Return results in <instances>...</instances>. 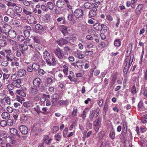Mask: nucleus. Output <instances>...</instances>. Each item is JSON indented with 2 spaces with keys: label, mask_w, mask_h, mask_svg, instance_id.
<instances>
[{
  "label": "nucleus",
  "mask_w": 147,
  "mask_h": 147,
  "mask_svg": "<svg viewBox=\"0 0 147 147\" xmlns=\"http://www.w3.org/2000/svg\"><path fill=\"white\" fill-rule=\"evenodd\" d=\"M53 52L55 55L59 60L61 62L63 63L65 62L64 61H61V60H65L67 58L66 56L63 55L61 49L60 48H58L54 49Z\"/></svg>",
  "instance_id": "f257e3e1"
},
{
  "label": "nucleus",
  "mask_w": 147,
  "mask_h": 147,
  "mask_svg": "<svg viewBox=\"0 0 147 147\" xmlns=\"http://www.w3.org/2000/svg\"><path fill=\"white\" fill-rule=\"evenodd\" d=\"M133 55H131L129 59L127 58L125 59V62H126V63L124 69L123 71L124 73H126L127 72L130 66L131 65L133 62Z\"/></svg>",
  "instance_id": "f03ea898"
},
{
  "label": "nucleus",
  "mask_w": 147,
  "mask_h": 147,
  "mask_svg": "<svg viewBox=\"0 0 147 147\" xmlns=\"http://www.w3.org/2000/svg\"><path fill=\"white\" fill-rule=\"evenodd\" d=\"M101 123V119L100 117H98L95 121L93 122V126L94 129L95 131L97 132L99 128L100 127Z\"/></svg>",
  "instance_id": "7ed1b4c3"
},
{
  "label": "nucleus",
  "mask_w": 147,
  "mask_h": 147,
  "mask_svg": "<svg viewBox=\"0 0 147 147\" xmlns=\"http://www.w3.org/2000/svg\"><path fill=\"white\" fill-rule=\"evenodd\" d=\"M43 56L47 64L51 66V62L50 60L51 56L50 53L47 51H45L43 53Z\"/></svg>",
  "instance_id": "20e7f679"
},
{
  "label": "nucleus",
  "mask_w": 147,
  "mask_h": 147,
  "mask_svg": "<svg viewBox=\"0 0 147 147\" xmlns=\"http://www.w3.org/2000/svg\"><path fill=\"white\" fill-rule=\"evenodd\" d=\"M84 14L83 11L80 9H77L74 12V14L76 18H81Z\"/></svg>",
  "instance_id": "39448f33"
},
{
  "label": "nucleus",
  "mask_w": 147,
  "mask_h": 147,
  "mask_svg": "<svg viewBox=\"0 0 147 147\" xmlns=\"http://www.w3.org/2000/svg\"><path fill=\"white\" fill-rule=\"evenodd\" d=\"M8 41L12 50L16 51L18 49V45L16 41L9 39L8 40Z\"/></svg>",
  "instance_id": "423d86ee"
},
{
  "label": "nucleus",
  "mask_w": 147,
  "mask_h": 147,
  "mask_svg": "<svg viewBox=\"0 0 147 147\" xmlns=\"http://www.w3.org/2000/svg\"><path fill=\"white\" fill-rule=\"evenodd\" d=\"M99 110L98 109H97L95 111L94 110H92L90 111L89 118L91 120L93 119L94 118L96 117L98 115V113Z\"/></svg>",
  "instance_id": "0eeeda50"
},
{
  "label": "nucleus",
  "mask_w": 147,
  "mask_h": 147,
  "mask_svg": "<svg viewBox=\"0 0 147 147\" xmlns=\"http://www.w3.org/2000/svg\"><path fill=\"white\" fill-rule=\"evenodd\" d=\"M97 6L95 3L86 2L84 4L83 7L85 9H90Z\"/></svg>",
  "instance_id": "6e6552de"
},
{
  "label": "nucleus",
  "mask_w": 147,
  "mask_h": 147,
  "mask_svg": "<svg viewBox=\"0 0 147 147\" xmlns=\"http://www.w3.org/2000/svg\"><path fill=\"white\" fill-rule=\"evenodd\" d=\"M41 106L40 105H37L36 107L32 109H29V111L31 113L34 114V111L38 115H39L41 113Z\"/></svg>",
  "instance_id": "1a4fd4ad"
},
{
  "label": "nucleus",
  "mask_w": 147,
  "mask_h": 147,
  "mask_svg": "<svg viewBox=\"0 0 147 147\" xmlns=\"http://www.w3.org/2000/svg\"><path fill=\"white\" fill-rule=\"evenodd\" d=\"M7 15L12 18H16L17 14H16L14 11L11 9L9 8L6 11Z\"/></svg>",
  "instance_id": "9d476101"
},
{
  "label": "nucleus",
  "mask_w": 147,
  "mask_h": 147,
  "mask_svg": "<svg viewBox=\"0 0 147 147\" xmlns=\"http://www.w3.org/2000/svg\"><path fill=\"white\" fill-rule=\"evenodd\" d=\"M58 45L61 47L67 44L68 42V40L63 38H61L57 40L56 41Z\"/></svg>",
  "instance_id": "9b49d317"
},
{
  "label": "nucleus",
  "mask_w": 147,
  "mask_h": 147,
  "mask_svg": "<svg viewBox=\"0 0 147 147\" xmlns=\"http://www.w3.org/2000/svg\"><path fill=\"white\" fill-rule=\"evenodd\" d=\"M19 129L20 132L23 134L26 135L28 134V129L25 125H21L20 126Z\"/></svg>",
  "instance_id": "f8f14e48"
},
{
  "label": "nucleus",
  "mask_w": 147,
  "mask_h": 147,
  "mask_svg": "<svg viewBox=\"0 0 147 147\" xmlns=\"http://www.w3.org/2000/svg\"><path fill=\"white\" fill-rule=\"evenodd\" d=\"M41 82V80L39 78H35L33 81V85L36 87L39 88Z\"/></svg>",
  "instance_id": "ddd939ff"
},
{
  "label": "nucleus",
  "mask_w": 147,
  "mask_h": 147,
  "mask_svg": "<svg viewBox=\"0 0 147 147\" xmlns=\"http://www.w3.org/2000/svg\"><path fill=\"white\" fill-rule=\"evenodd\" d=\"M26 90V88L25 87L22 88L20 89L17 90L16 93L19 95L23 97L26 96L25 91Z\"/></svg>",
  "instance_id": "4468645a"
},
{
  "label": "nucleus",
  "mask_w": 147,
  "mask_h": 147,
  "mask_svg": "<svg viewBox=\"0 0 147 147\" xmlns=\"http://www.w3.org/2000/svg\"><path fill=\"white\" fill-rule=\"evenodd\" d=\"M28 22L31 24H36L37 22L34 17L32 16H29L27 18Z\"/></svg>",
  "instance_id": "2eb2a0df"
},
{
  "label": "nucleus",
  "mask_w": 147,
  "mask_h": 147,
  "mask_svg": "<svg viewBox=\"0 0 147 147\" xmlns=\"http://www.w3.org/2000/svg\"><path fill=\"white\" fill-rule=\"evenodd\" d=\"M5 31L8 32L9 36L11 38H15L16 36V32L13 30H5Z\"/></svg>",
  "instance_id": "dca6fc26"
},
{
  "label": "nucleus",
  "mask_w": 147,
  "mask_h": 147,
  "mask_svg": "<svg viewBox=\"0 0 147 147\" xmlns=\"http://www.w3.org/2000/svg\"><path fill=\"white\" fill-rule=\"evenodd\" d=\"M65 2L62 0H58L56 2V5L59 8H61L64 7Z\"/></svg>",
  "instance_id": "f3484780"
},
{
  "label": "nucleus",
  "mask_w": 147,
  "mask_h": 147,
  "mask_svg": "<svg viewBox=\"0 0 147 147\" xmlns=\"http://www.w3.org/2000/svg\"><path fill=\"white\" fill-rule=\"evenodd\" d=\"M26 74V71L24 69H21L18 70L17 75L19 77H22L24 76Z\"/></svg>",
  "instance_id": "a211bd4d"
},
{
  "label": "nucleus",
  "mask_w": 147,
  "mask_h": 147,
  "mask_svg": "<svg viewBox=\"0 0 147 147\" xmlns=\"http://www.w3.org/2000/svg\"><path fill=\"white\" fill-rule=\"evenodd\" d=\"M59 99V95L57 94L53 95L52 97V102L53 104L55 105Z\"/></svg>",
  "instance_id": "6ab92c4d"
},
{
  "label": "nucleus",
  "mask_w": 147,
  "mask_h": 147,
  "mask_svg": "<svg viewBox=\"0 0 147 147\" xmlns=\"http://www.w3.org/2000/svg\"><path fill=\"white\" fill-rule=\"evenodd\" d=\"M10 132L14 136H16L19 137H20V136L18 133L17 130L15 128H10L9 129Z\"/></svg>",
  "instance_id": "aec40b11"
},
{
  "label": "nucleus",
  "mask_w": 147,
  "mask_h": 147,
  "mask_svg": "<svg viewBox=\"0 0 147 147\" xmlns=\"http://www.w3.org/2000/svg\"><path fill=\"white\" fill-rule=\"evenodd\" d=\"M53 79L50 77L47 78L45 82V85L46 87H48L53 82Z\"/></svg>",
  "instance_id": "412c9836"
},
{
  "label": "nucleus",
  "mask_w": 147,
  "mask_h": 147,
  "mask_svg": "<svg viewBox=\"0 0 147 147\" xmlns=\"http://www.w3.org/2000/svg\"><path fill=\"white\" fill-rule=\"evenodd\" d=\"M143 7V5L142 4H140L138 5L135 10V12L137 14L139 15L140 14Z\"/></svg>",
  "instance_id": "4be33fe9"
},
{
  "label": "nucleus",
  "mask_w": 147,
  "mask_h": 147,
  "mask_svg": "<svg viewBox=\"0 0 147 147\" xmlns=\"http://www.w3.org/2000/svg\"><path fill=\"white\" fill-rule=\"evenodd\" d=\"M96 7H94L92 8L93 9L92 10L90 11L89 14L90 16L94 17L96 16V11L97 10Z\"/></svg>",
  "instance_id": "5701e85b"
},
{
  "label": "nucleus",
  "mask_w": 147,
  "mask_h": 147,
  "mask_svg": "<svg viewBox=\"0 0 147 147\" xmlns=\"http://www.w3.org/2000/svg\"><path fill=\"white\" fill-rule=\"evenodd\" d=\"M23 105L25 108L27 109H29V108L32 107L33 106V104L30 101L24 102L23 103Z\"/></svg>",
  "instance_id": "b1692460"
},
{
  "label": "nucleus",
  "mask_w": 147,
  "mask_h": 147,
  "mask_svg": "<svg viewBox=\"0 0 147 147\" xmlns=\"http://www.w3.org/2000/svg\"><path fill=\"white\" fill-rule=\"evenodd\" d=\"M108 103L107 101L106 100L104 105L103 110V115L104 116H105L106 115V112L108 110Z\"/></svg>",
  "instance_id": "393cba45"
},
{
  "label": "nucleus",
  "mask_w": 147,
  "mask_h": 147,
  "mask_svg": "<svg viewBox=\"0 0 147 147\" xmlns=\"http://www.w3.org/2000/svg\"><path fill=\"white\" fill-rule=\"evenodd\" d=\"M35 87H32L31 88L30 93L31 95L35 96L38 94V90Z\"/></svg>",
  "instance_id": "a878e982"
},
{
  "label": "nucleus",
  "mask_w": 147,
  "mask_h": 147,
  "mask_svg": "<svg viewBox=\"0 0 147 147\" xmlns=\"http://www.w3.org/2000/svg\"><path fill=\"white\" fill-rule=\"evenodd\" d=\"M74 55L80 59H82L84 57V55L82 54L80 51H77L74 52Z\"/></svg>",
  "instance_id": "bb28decb"
},
{
  "label": "nucleus",
  "mask_w": 147,
  "mask_h": 147,
  "mask_svg": "<svg viewBox=\"0 0 147 147\" xmlns=\"http://www.w3.org/2000/svg\"><path fill=\"white\" fill-rule=\"evenodd\" d=\"M20 48L22 51V53L23 54L24 51L27 50L28 49V47L26 45L22 44L20 45Z\"/></svg>",
  "instance_id": "cd10ccee"
},
{
  "label": "nucleus",
  "mask_w": 147,
  "mask_h": 147,
  "mask_svg": "<svg viewBox=\"0 0 147 147\" xmlns=\"http://www.w3.org/2000/svg\"><path fill=\"white\" fill-rule=\"evenodd\" d=\"M41 37L39 35H37L33 37V39L35 42L37 43H40Z\"/></svg>",
  "instance_id": "c85d7f7f"
},
{
  "label": "nucleus",
  "mask_w": 147,
  "mask_h": 147,
  "mask_svg": "<svg viewBox=\"0 0 147 147\" xmlns=\"http://www.w3.org/2000/svg\"><path fill=\"white\" fill-rule=\"evenodd\" d=\"M101 24L100 23L96 22L93 25V28L96 30L99 31L101 29Z\"/></svg>",
  "instance_id": "c756f323"
},
{
  "label": "nucleus",
  "mask_w": 147,
  "mask_h": 147,
  "mask_svg": "<svg viewBox=\"0 0 147 147\" xmlns=\"http://www.w3.org/2000/svg\"><path fill=\"white\" fill-rule=\"evenodd\" d=\"M61 31L64 36H66L68 34V32L67 28L65 26H61Z\"/></svg>",
  "instance_id": "7c9ffc66"
},
{
  "label": "nucleus",
  "mask_w": 147,
  "mask_h": 147,
  "mask_svg": "<svg viewBox=\"0 0 147 147\" xmlns=\"http://www.w3.org/2000/svg\"><path fill=\"white\" fill-rule=\"evenodd\" d=\"M22 82V80L20 79H18L13 84L15 87L19 88L21 87L20 84Z\"/></svg>",
  "instance_id": "2f4dec72"
},
{
  "label": "nucleus",
  "mask_w": 147,
  "mask_h": 147,
  "mask_svg": "<svg viewBox=\"0 0 147 147\" xmlns=\"http://www.w3.org/2000/svg\"><path fill=\"white\" fill-rule=\"evenodd\" d=\"M1 117L3 119H8L10 118V114L7 112H4L1 114Z\"/></svg>",
  "instance_id": "473e14b6"
},
{
  "label": "nucleus",
  "mask_w": 147,
  "mask_h": 147,
  "mask_svg": "<svg viewBox=\"0 0 147 147\" xmlns=\"http://www.w3.org/2000/svg\"><path fill=\"white\" fill-rule=\"evenodd\" d=\"M13 55L12 53L11 54H7L6 56L7 61H11L13 59Z\"/></svg>",
  "instance_id": "72a5a7b5"
},
{
  "label": "nucleus",
  "mask_w": 147,
  "mask_h": 147,
  "mask_svg": "<svg viewBox=\"0 0 147 147\" xmlns=\"http://www.w3.org/2000/svg\"><path fill=\"white\" fill-rule=\"evenodd\" d=\"M63 73L65 75H67L68 74V65L67 63H65L63 65Z\"/></svg>",
  "instance_id": "f704fd0d"
},
{
  "label": "nucleus",
  "mask_w": 147,
  "mask_h": 147,
  "mask_svg": "<svg viewBox=\"0 0 147 147\" xmlns=\"http://www.w3.org/2000/svg\"><path fill=\"white\" fill-rule=\"evenodd\" d=\"M115 134L114 129H112L110 132L109 135V137L112 140H113V139H115Z\"/></svg>",
  "instance_id": "c9c22d12"
},
{
  "label": "nucleus",
  "mask_w": 147,
  "mask_h": 147,
  "mask_svg": "<svg viewBox=\"0 0 147 147\" xmlns=\"http://www.w3.org/2000/svg\"><path fill=\"white\" fill-rule=\"evenodd\" d=\"M57 20L58 22H60L62 21V22L61 24H66V21L65 18L63 17H61L58 18L57 19Z\"/></svg>",
  "instance_id": "e433bc0d"
},
{
  "label": "nucleus",
  "mask_w": 147,
  "mask_h": 147,
  "mask_svg": "<svg viewBox=\"0 0 147 147\" xmlns=\"http://www.w3.org/2000/svg\"><path fill=\"white\" fill-rule=\"evenodd\" d=\"M7 5L8 7H15L16 6V4L14 2L13 0H11V1H9L7 4Z\"/></svg>",
  "instance_id": "4c0bfd02"
},
{
  "label": "nucleus",
  "mask_w": 147,
  "mask_h": 147,
  "mask_svg": "<svg viewBox=\"0 0 147 147\" xmlns=\"http://www.w3.org/2000/svg\"><path fill=\"white\" fill-rule=\"evenodd\" d=\"M40 56L39 54H34L32 58V60L34 61H37L39 59Z\"/></svg>",
  "instance_id": "58836bf2"
},
{
  "label": "nucleus",
  "mask_w": 147,
  "mask_h": 147,
  "mask_svg": "<svg viewBox=\"0 0 147 147\" xmlns=\"http://www.w3.org/2000/svg\"><path fill=\"white\" fill-rule=\"evenodd\" d=\"M101 29L100 30L102 32H106L107 30V27L106 25L102 24L101 27L100 28Z\"/></svg>",
  "instance_id": "ea45409f"
},
{
  "label": "nucleus",
  "mask_w": 147,
  "mask_h": 147,
  "mask_svg": "<svg viewBox=\"0 0 147 147\" xmlns=\"http://www.w3.org/2000/svg\"><path fill=\"white\" fill-rule=\"evenodd\" d=\"M67 18L69 20L72 21L73 24H75V21L74 19V16L73 14H69L67 16Z\"/></svg>",
  "instance_id": "a19ab883"
},
{
  "label": "nucleus",
  "mask_w": 147,
  "mask_h": 147,
  "mask_svg": "<svg viewBox=\"0 0 147 147\" xmlns=\"http://www.w3.org/2000/svg\"><path fill=\"white\" fill-rule=\"evenodd\" d=\"M15 11L18 13H21L22 11V9L19 6H16L14 8Z\"/></svg>",
  "instance_id": "79ce46f5"
},
{
  "label": "nucleus",
  "mask_w": 147,
  "mask_h": 147,
  "mask_svg": "<svg viewBox=\"0 0 147 147\" xmlns=\"http://www.w3.org/2000/svg\"><path fill=\"white\" fill-rule=\"evenodd\" d=\"M47 7L51 10H52L54 8L53 5L51 2H48L47 3Z\"/></svg>",
  "instance_id": "37998d69"
},
{
  "label": "nucleus",
  "mask_w": 147,
  "mask_h": 147,
  "mask_svg": "<svg viewBox=\"0 0 147 147\" xmlns=\"http://www.w3.org/2000/svg\"><path fill=\"white\" fill-rule=\"evenodd\" d=\"M32 66L33 69L35 71L38 70L40 68L39 65L37 64L34 63L33 64Z\"/></svg>",
  "instance_id": "c03bdc74"
},
{
  "label": "nucleus",
  "mask_w": 147,
  "mask_h": 147,
  "mask_svg": "<svg viewBox=\"0 0 147 147\" xmlns=\"http://www.w3.org/2000/svg\"><path fill=\"white\" fill-rule=\"evenodd\" d=\"M77 109L76 107H75L73 109L71 115L72 117L76 116L77 115Z\"/></svg>",
  "instance_id": "a18cd8bd"
},
{
  "label": "nucleus",
  "mask_w": 147,
  "mask_h": 147,
  "mask_svg": "<svg viewBox=\"0 0 147 147\" xmlns=\"http://www.w3.org/2000/svg\"><path fill=\"white\" fill-rule=\"evenodd\" d=\"M97 21L94 18H92L88 20V22L90 24H95L96 22H97Z\"/></svg>",
  "instance_id": "49530a36"
},
{
  "label": "nucleus",
  "mask_w": 147,
  "mask_h": 147,
  "mask_svg": "<svg viewBox=\"0 0 147 147\" xmlns=\"http://www.w3.org/2000/svg\"><path fill=\"white\" fill-rule=\"evenodd\" d=\"M0 125L2 127H4L7 125V122L5 120H2L0 121Z\"/></svg>",
  "instance_id": "de8ad7c7"
},
{
  "label": "nucleus",
  "mask_w": 147,
  "mask_h": 147,
  "mask_svg": "<svg viewBox=\"0 0 147 147\" xmlns=\"http://www.w3.org/2000/svg\"><path fill=\"white\" fill-rule=\"evenodd\" d=\"M23 13L27 15H31L32 13V12L29 11L28 9H23Z\"/></svg>",
  "instance_id": "09e8293b"
},
{
  "label": "nucleus",
  "mask_w": 147,
  "mask_h": 147,
  "mask_svg": "<svg viewBox=\"0 0 147 147\" xmlns=\"http://www.w3.org/2000/svg\"><path fill=\"white\" fill-rule=\"evenodd\" d=\"M54 138L56 141H59L61 139V136L59 133H57L55 135Z\"/></svg>",
  "instance_id": "8fccbe9b"
},
{
  "label": "nucleus",
  "mask_w": 147,
  "mask_h": 147,
  "mask_svg": "<svg viewBox=\"0 0 147 147\" xmlns=\"http://www.w3.org/2000/svg\"><path fill=\"white\" fill-rule=\"evenodd\" d=\"M50 15L48 14H47L45 15L43 18V19L45 21H48L50 19Z\"/></svg>",
  "instance_id": "3c124183"
},
{
  "label": "nucleus",
  "mask_w": 147,
  "mask_h": 147,
  "mask_svg": "<svg viewBox=\"0 0 147 147\" xmlns=\"http://www.w3.org/2000/svg\"><path fill=\"white\" fill-rule=\"evenodd\" d=\"M17 39L18 41L21 42L25 40L24 37L21 35H20L18 36Z\"/></svg>",
  "instance_id": "603ef678"
},
{
  "label": "nucleus",
  "mask_w": 147,
  "mask_h": 147,
  "mask_svg": "<svg viewBox=\"0 0 147 147\" xmlns=\"http://www.w3.org/2000/svg\"><path fill=\"white\" fill-rule=\"evenodd\" d=\"M124 133H127V125L126 123L123 124V129L122 131Z\"/></svg>",
  "instance_id": "864d4df0"
},
{
  "label": "nucleus",
  "mask_w": 147,
  "mask_h": 147,
  "mask_svg": "<svg viewBox=\"0 0 147 147\" xmlns=\"http://www.w3.org/2000/svg\"><path fill=\"white\" fill-rule=\"evenodd\" d=\"M7 44V42L5 40L2 39L0 40V46L1 47H3L6 46Z\"/></svg>",
  "instance_id": "5fc2aeb1"
},
{
  "label": "nucleus",
  "mask_w": 147,
  "mask_h": 147,
  "mask_svg": "<svg viewBox=\"0 0 147 147\" xmlns=\"http://www.w3.org/2000/svg\"><path fill=\"white\" fill-rule=\"evenodd\" d=\"M59 102L60 105H67L68 104V102L67 101L61 100Z\"/></svg>",
  "instance_id": "6e6d98bb"
},
{
  "label": "nucleus",
  "mask_w": 147,
  "mask_h": 147,
  "mask_svg": "<svg viewBox=\"0 0 147 147\" xmlns=\"http://www.w3.org/2000/svg\"><path fill=\"white\" fill-rule=\"evenodd\" d=\"M36 29L38 30H42L43 29L42 26L40 24H38L35 26Z\"/></svg>",
  "instance_id": "4d7b16f0"
},
{
  "label": "nucleus",
  "mask_w": 147,
  "mask_h": 147,
  "mask_svg": "<svg viewBox=\"0 0 147 147\" xmlns=\"http://www.w3.org/2000/svg\"><path fill=\"white\" fill-rule=\"evenodd\" d=\"M114 44L116 46L119 47L120 45L121 42L119 40H115L114 41Z\"/></svg>",
  "instance_id": "13d9d810"
},
{
  "label": "nucleus",
  "mask_w": 147,
  "mask_h": 147,
  "mask_svg": "<svg viewBox=\"0 0 147 147\" xmlns=\"http://www.w3.org/2000/svg\"><path fill=\"white\" fill-rule=\"evenodd\" d=\"M83 53L86 55H90L93 53V52L92 51H85L83 52Z\"/></svg>",
  "instance_id": "bf43d9fd"
},
{
  "label": "nucleus",
  "mask_w": 147,
  "mask_h": 147,
  "mask_svg": "<svg viewBox=\"0 0 147 147\" xmlns=\"http://www.w3.org/2000/svg\"><path fill=\"white\" fill-rule=\"evenodd\" d=\"M34 48L35 49L38 51L40 50L41 49V47L39 45L36 44L34 46Z\"/></svg>",
  "instance_id": "052dcab7"
},
{
  "label": "nucleus",
  "mask_w": 147,
  "mask_h": 147,
  "mask_svg": "<svg viewBox=\"0 0 147 147\" xmlns=\"http://www.w3.org/2000/svg\"><path fill=\"white\" fill-rule=\"evenodd\" d=\"M59 127L58 126H56L53 127L52 129V131L53 133H56L59 129Z\"/></svg>",
  "instance_id": "680f3d73"
},
{
  "label": "nucleus",
  "mask_w": 147,
  "mask_h": 147,
  "mask_svg": "<svg viewBox=\"0 0 147 147\" xmlns=\"http://www.w3.org/2000/svg\"><path fill=\"white\" fill-rule=\"evenodd\" d=\"M7 86L8 90H13L15 86L13 84H7Z\"/></svg>",
  "instance_id": "e2e57ef3"
},
{
  "label": "nucleus",
  "mask_w": 147,
  "mask_h": 147,
  "mask_svg": "<svg viewBox=\"0 0 147 147\" xmlns=\"http://www.w3.org/2000/svg\"><path fill=\"white\" fill-rule=\"evenodd\" d=\"M24 34L25 36L27 37H29L30 35V32L27 30H25L24 31Z\"/></svg>",
  "instance_id": "0e129e2a"
},
{
  "label": "nucleus",
  "mask_w": 147,
  "mask_h": 147,
  "mask_svg": "<svg viewBox=\"0 0 147 147\" xmlns=\"http://www.w3.org/2000/svg\"><path fill=\"white\" fill-rule=\"evenodd\" d=\"M76 66L78 68H80L82 66V63L81 61H77L76 63Z\"/></svg>",
  "instance_id": "69168bd1"
},
{
  "label": "nucleus",
  "mask_w": 147,
  "mask_h": 147,
  "mask_svg": "<svg viewBox=\"0 0 147 147\" xmlns=\"http://www.w3.org/2000/svg\"><path fill=\"white\" fill-rule=\"evenodd\" d=\"M5 101L7 104L8 105L10 104V100L9 98V97L7 96V97H6L5 96Z\"/></svg>",
  "instance_id": "338daca9"
},
{
  "label": "nucleus",
  "mask_w": 147,
  "mask_h": 147,
  "mask_svg": "<svg viewBox=\"0 0 147 147\" xmlns=\"http://www.w3.org/2000/svg\"><path fill=\"white\" fill-rule=\"evenodd\" d=\"M131 93L133 94H136V87L135 86H133L132 87V88L131 90Z\"/></svg>",
  "instance_id": "774afa93"
}]
</instances>
